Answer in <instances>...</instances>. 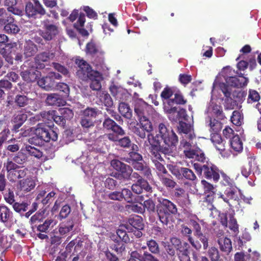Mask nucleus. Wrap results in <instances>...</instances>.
<instances>
[{"label":"nucleus","instance_id":"obj_41","mask_svg":"<svg viewBox=\"0 0 261 261\" xmlns=\"http://www.w3.org/2000/svg\"><path fill=\"white\" fill-rule=\"evenodd\" d=\"M21 190L26 192H29L33 189L35 186V183L32 178H26L19 181Z\"/></svg>","mask_w":261,"mask_h":261},{"label":"nucleus","instance_id":"obj_28","mask_svg":"<svg viewBox=\"0 0 261 261\" xmlns=\"http://www.w3.org/2000/svg\"><path fill=\"white\" fill-rule=\"evenodd\" d=\"M93 74L89 79V81H91L90 87L93 90L98 91L101 88V81L103 79L102 75L98 71L93 72Z\"/></svg>","mask_w":261,"mask_h":261},{"label":"nucleus","instance_id":"obj_55","mask_svg":"<svg viewBox=\"0 0 261 261\" xmlns=\"http://www.w3.org/2000/svg\"><path fill=\"white\" fill-rule=\"evenodd\" d=\"M143 207V208L147 210V211L150 213H153L155 210V202L151 198L144 201L142 204Z\"/></svg>","mask_w":261,"mask_h":261},{"label":"nucleus","instance_id":"obj_58","mask_svg":"<svg viewBox=\"0 0 261 261\" xmlns=\"http://www.w3.org/2000/svg\"><path fill=\"white\" fill-rule=\"evenodd\" d=\"M260 99V95L258 92L252 89H250L248 92V96L247 98V102L252 103L259 101Z\"/></svg>","mask_w":261,"mask_h":261},{"label":"nucleus","instance_id":"obj_13","mask_svg":"<svg viewBox=\"0 0 261 261\" xmlns=\"http://www.w3.org/2000/svg\"><path fill=\"white\" fill-rule=\"evenodd\" d=\"M75 63L78 67L76 75L78 79L83 81H88L91 75L93 74V72L97 71L92 69L91 66L83 59H76Z\"/></svg>","mask_w":261,"mask_h":261},{"label":"nucleus","instance_id":"obj_45","mask_svg":"<svg viewBox=\"0 0 261 261\" xmlns=\"http://www.w3.org/2000/svg\"><path fill=\"white\" fill-rule=\"evenodd\" d=\"M93 64L96 67L101 66L104 63V52L101 50L91 57Z\"/></svg>","mask_w":261,"mask_h":261},{"label":"nucleus","instance_id":"obj_27","mask_svg":"<svg viewBox=\"0 0 261 261\" xmlns=\"http://www.w3.org/2000/svg\"><path fill=\"white\" fill-rule=\"evenodd\" d=\"M23 51L26 58L33 57L38 52V47L33 41L29 39L24 42Z\"/></svg>","mask_w":261,"mask_h":261},{"label":"nucleus","instance_id":"obj_7","mask_svg":"<svg viewBox=\"0 0 261 261\" xmlns=\"http://www.w3.org/2000/svg\"><path fill=\"white\" fill-rule=\"evenodd\" d=\"M148 141L150 145L149 148L150 156L152 162L160 161H164L161 153L168 155H173L171 153H166L162 149L163 146L161 145V140L158 139V136H154L152 134H148Z\"/></svg>","mask_w":261,"mask_h":261},{"label":"nucleus","instance_id":"obj_14","mask_svg":"<svg viewBox=\"0 0 261 261\" xmlns=\"http://www.w3.org/2000/svg\"><path fill=\"white\" fill-rule=\"evenodd\" d=\"M53 222L54 220L52 219H47L42 223H40L38 225L35 224L33 226L32 228L36 237L42 240H48L49 237L47 233L53 227V226H51V225Z\"/></svg>","mask_w":261,"mask_h":261},{"label":"nucleus","instance_id":"obj_52","mask_svg":"<svg viewBox=\"0 0 261 261\" xmlns=\"http://www.w3.org/2000/svg\"><path fill=\"white\" fill-rule=\"evenodd\" d=\"M146 245L151 253L158 254L160 253V248L158 243L153 239H150L146 242Z\"/></svg>","mask_w":261,"mask_h":261},{"label":"nucleus","instance_id":"obj_24","mask_svg":"<svg viewBox=\"0 0 261 261\" xmlns=\"http://www.w3.org/2000/svg\"><path fill=\"white\" fill-rule=\"evenodd\" d=\"M131 189L134 193L138 195L141 194L143 190L146 192H152V187L146 180L141 179L140 181H137L132 185Z\"/></svg>","mask_w":261,"mask_h":261},{"label":"nucleus","instance_id":"obj_60","mask_svg":"<svg viewBox=\"0 0 261 261\" xmlns=\"http://www.w3.org/2000/svg\"><path fill=\"white\" fill-rule=\"evenodd\" d=\"M28 206L29 204L27 202H15L13 204V208L16 212L21 215L27 211Z\"/></svg>","mask_w":261,"mask_h":261},{"label":"nucleus","instance_id":"obj_21","mask_svg":"<svg viewBox=\"0 0 261 261\" xmlns=\"http://www.w3.org/2000/svg\"><path fill=\"white\" fill-rule=\"evenodd\" d=\"M187 116L185 119H180L179 121L178 126H177L178 130L180 133H184L186 135V138L190 140H192L195 138V135L192 131V126L191 124L180 121V120H186Z\"/></svg>","mask_w":261,"mask_h":261},{"label":"nucleus","instance_id":"obj_6","mask_svg":"<svg viewBox=\"0 0 261 261\" xmlns=\"http://www.w3.org/2000/svg\"><path fill=\"white\" fill-rule=\"evenodd\" d=\"M236 73L237 75L229 77L226 80V84L221 83L219 84L220 89L226 98H230L231 95V89L228 86L240 88L246 86L248 84V79L244 76L243 73L238 71Z\"/></svg>","mask_w":261,"mask_h":261},{"label":"nucleus","instance_id":"obj_12","mask_svg":"<svg viewBox=\"0 0 261 261\" xmlns=\"http://www.w3.org/2000/svg\"><path fill=\"white\" fill-rule=\"evenodd\" d=\"M33 2H30L26 4V15L30 18L39 19L45 14L46 11L38 0H34Z\"/></svg>","mask_w":261,"mask_h":261},{"label":"nucleus","instance_id":"obj_29","mask_svg":"<svg viewBox=\"0 0 261 261\" xmlns=\"http://www.w3.org/2000/svg\"><path fill=\"white\" fill-rule=\"evenodd\" d=\"M159 177L162 185L168 190L173 189L177 185L176 182L170 174L161 175Z\"/></svg>","mask_w":261,"mask_h":261},{"label":"nucleus","instance_id":"obj_47","mask_svg":"<svg viewBox=\"0 0 261 261\" xmlns=\"http://www.w3.org/2000/svg\"><path fill=\"white\" fill-rule=\"evenodd\" d=\"M100 100L107 108H111L113 105V99L110 95L107 92L102 91L101 93Z\"/></svg>","mask_w":261,"mask_h":261},{"label":"nucleus","instance_id":"obj_48","mask_svg":"<svg viewBox=\"0 0 261 261\" xmlns=\"http://www.w3.org/2000/svg\"><path fill=\"white\" fill-rule=\"evenodd\" d=\"M142 155L136 151H130L128 153V157L125 159V161L128 163L132 164V162L142 161Z\"/></svg>","mask_w":261,"mask_h":261},{"label":"nucleus","instance_id":"obj_40","mask_svg":"<svg viewBox=\"0 0 261 261\" xmlns=\"http://www.w3.org/2000/svg\"><path fill=\"white\" fill-rule=\"evenodd\" d=\"M73 227L74 223L72 220L63 222L59 226V233L62 236L65 235L72 230Z\"/></svg>","mask_w":261,"mask_h":261},{"label":"nucleus","instance_id":"obj_4","mask_svg":"<svg viewBox=\"0 0 261 261\" xmlns=\"http://www.w3.org/2000/svg\"><path fill=\"white\" fill-rule=\"evenodd\" d=\"M34 135L29 139V142L36 145L42 144L43 142L56 141L58 138L57 132L53 128L42 123H38L35 127Z\"/></svg>","mask_w":261,"mask_h":261},{"label":"nucleus","instance_id":"obj_59","mask_svg":"<svg viewBox=\"0 0 261 261\" xmlns=\"http://www.w3.org/2000/svg\"><path fill=\"white\" fill-rule=\"evenodd\" d=\"M55 113H57V112L55 110L44 111L40 112V116L42 120L46 122L53 121Z\"/></svg>","mask_w":261,"mask_h":261},{"label":"nucleus","instance_id":"obj_25","mask_svg":"<svg viewBox=\"0 0 261 261\" xmlns=\"http://www.w3.org/2000/svg\"><path fill=\"white\" fill-rule=\"evenodd\" d=\"M132 165L136 170L139 171L144 176L148 178L151 177V169L143 159L142 161L132 162Z\"/></svg>","mask_w":261,"mask_h":261},{"label":"nucleus","instance_id":"obj_50","mask_svg":"<svg viewBox=\"0 0 261 261\" xmlns=\"http://www.w3.org/2000/svg\"><path fill=\"white\" fill-rule=\"evenodd\" d=\"M209 125L211 132H213L214 133H217L222 127V123L215 118H210Z\"/></svg>","mask_w":261,"mask_h":261},{"label":"nucleus","instance_id":"obj_3","mask_svg":"<svg viewBox=\"0 0 261 261\" xmlns=\"http://www.w3.org/2000/svg\"><path fill=\"white\" fill-rule=\"evenodd\" d=\"M193 166L198 173L206 179L215 182H217L219 180L220 174L222 176H226L223 171L220 170L216 165L210 162L206 157L204 163H194Z\"/></svg>","mask_w":261,"mask_h":261},{"label":"nucleus","instance_id":"obj_19","mask_svg":"<svg viewBox=\"0 0 261 261\" xmlns=\"http://www.w3.org/2000/svg\"><path fill=\"white\" fill-rule=\"evenodd\" d=\"M109 89L112 96L120 102L128 101L130 98L131 95L127 90L121 86L113 83Z\"/></svg>","mask_w":261,"mask_h":261},{"label":"nucleus","instance_id":"obj_31","mask_svg":"<svg viewBox=\"0 0 261 261\" xmlns=\"http://www.w3.org/2000/svg\"><path fill=\"white\" fill-rule=\"evenodd\" d=\"M113 133L107 134L108 139L111 141L115 142L118 140V137L120 136H124L125 134L123 128L116 123L111 130Z\"/></svg>","mask_w":261,"mask_h":261},{"label":"nucleus","instance_id":"obj_62","mask_svg":"<svg viewBox=\"0 0 261 261\" xmlns=\"http://www.w3.org/2000/svg\"><path fill=\"white\" fill-rule=\"evenodd\" d=\"M53 67L58 72L62 73L64 76H69L70 73L69 70L65 66L60 63L53 62L52 63Z\"/></svg>","mask_w":261,"mask_h":261},{"label":"nucleus","instance_id":"obj_15","mask_svg":"<svg viewBox=\"0 0 261 261\" xmlns=\"http://www.w3.org/2000/svg\"><path fill=\"white\" fill-rule=\"evenodd\" d=\"M132 132L139 138H146V133H150L153 130V126L150 120H141L136 125L132 126Z\"/></svg>","mask_w":261,"mask_h":261},{"label":"nucleus","instance_id":"obj_30","mask_svg":"<svg viewBox=\"0 0 261 261\" xmlns=\"http://www.w3.org/2000/svg\"><path fill=\"white\" fill-rule=\"evenodd\" d=\"M147 108L148 106L144 102L135 105L134 111L138 117L139 121L141 120H149L145 116Z\"/></svg>","mask_w":261,"mask_h":261},{"label":"nucleus","instance_id":"obj_32","mask_svg":"<svg viewBox=\"0 0 261 261\" xmlns=\"http://www.w3.org/2000/svg\"><path fill=\"white\" fill-rule=\"evenodd\" d=\"M217 242L221 251L228 254L232 250V243L230 239L227 237H222L219 238Z\"/></svg>","mask_w":261,"mask_h":261},{"label":"nucleus","instance_id":"obj_54","mask_svg":"<svg viewBox=\"0 0 261 261\" xmlns=\"http://www.w3.org/2000/svg\"><path fill=\"white\" fill-rule=\"evenodd\" d=\"M34 42H36L39 45V47L42 49H45L46 48H49V41L45 40L41 36H35L33 38Z\"/></svg>","mask_w":261,"mask_h":261},{"label":"nucleus","instance_id":"obj_61","mask_svg":"<svg viewBox=\"0 0 261 261\" xmlns=\"http://www.w3.org/2000/svg\"><path fill=\"white\" fill-rule=\"evenodd\" d=\"M189 251L187 248L177 250V255L180 261H191Z\"/></svg>","mask_w":261,"mask_h":261},{"label":"nucleus","instance_id":"obj_8","mask_svg":"<svg viewBox=\"0 0 261 261\" xmlns=\"http://www.w3.org/2000/svg\"><path fill=\"white\" fill-rule=\"evenodd\" d=\"M191 140L188 141L186 139H183L180 142V147L184 148V153L185 156L189 159L204 163L206 160V156L204 152L198 147L192 148Z\"/></svg>","mask_w":261,"mask_h":261},{"label":"nucleus","instance_id":"obj_35","mask_svg":"<svg viewBox=\"0 0 261 261\" xmlns=\"http://www.w3.org/2000/svg\"><path fill=\"white\" fill-rule=\"evenodd\" d=\"M128 222L129 224L135 229L142 230L144 229V225L143 222V219L138 215H134L130 217Z\"/></svg>","mask_w":261,"mask_h":261},{"label":"nucleus","instance_id":"obj_17","mask_svg":"<svg viewBox=\"0 0 261 261\" xmlns=\"http://www.w3.org/2000/svg\"><path fill=\"white\" fill-rule=\"evenodd\" d=\"M111 164L114 169L120 172L118 174V178L120 177L127 180L130 179L133 169L129 165H126L118 160H113Z\"/></svg>","mask_w":261,"mask_h":261},{"label":"nucleus","instance_id":"obj_44","mask_svg":"<svg viewBox=\"0 0 261 261\" xmlns=\"http://www.w3.org/2000/svg\"><path fill=\"white\" fill-rule=\"evenodd\" d=\"M101 50V49L93 41H90L86 44V52L87 54L90 55L91 57L97 54Z\"/></svg>","mask_w":261,"mask_h":261},{"label":"nucleus","instance_id":"obj_23","mask_svg":"<svg viewBox=\"0 0 261 261\" xmlns=\"http://www.w3.org/2000/svg\"><path fill=\"white\" fill-rule=\"evenodd\" d=\"M53 55V54L49 51H43L37 54L34 58L37 68L39 69H44L45 66L43 63L48 62Z\"/></svg>","mask_w":261,"mask_h":261},{"label":"nucleus","instance_id":"obj_5","mask_svg":"<svg viewBox=\"0 0 261 261\" xmlns=\"http://www.w3.org/2000/svg\"><path fill=\"white\" fill-rule=\"evenodd\" d=\"M157 215L163 225H167L170 220L178 213L176 205L171 201L166 198L158 199L156 207Z\"/></svg>","mask_w":261,"mask_h":261},{"label":"nucleus","instance_id":"obj_34","mask_svg":"<svg viewBox=\"0 0 261 261\" xmlns=\"http://www.w3.org/2000/svg\"><path fill=\"white\" fill-rule=\"evenodd\" d=\"M224 194H220L219 197L222 198L224 201L229 204V200H236L238 199L236 190L233 188H227L224 192Z\"/></svg>","mask_w":261,"mask_h":261},{"label":"nucleus","instance_id":"obj_36","mask_svg":"<svg viewBox=\"0 0 261 261\" xmlns=\"http://www.w3.org/2000/svg\"><path fill=\"white\" fill-rule=\"evenodd\" d=\"M7 23L4 27L5 31L9 34H17L19 31L18 25L14 23V19L12 17H8Z\"/></svg>","mask_w":261,"mask_h":261},{"label":"nucleus","instance_id":"obj_64","mask_svg":"<svg viewBox=\"0 0 261 261\" xmlns=\"http://www.w3.org/2000/svg\"><path fill=\"white\" fill-rule=\"evenodd\" d=\"M229 218V228L235 233L238 232L239 225L238 224L237 219L232 214H230Z\"/></svg>","mask_w":261,"mask_h":261},{"label":"nucleus","instance_id":"obj_38","mask_svg":"<svg viewBox=\"0 0 261 261\" xmlns=\"http://www.w3.org/2000/svg\"><path fill=\"white\" fill-rule=\"evenodd\" d=\"M13 217V213L10 209L5 205H0V220L7 222Z\"/></svg>","mask_w":261,"mask_h":261},{"label":"nucleus","instance_id":"obj_43","mask_svg":"<svg viewBox=\"0 0 261 261\" xmlns=\"http://www.w3.org/2000/svg\"><path fill=\"white\" fill-rule=\"evenodd\" d=\"M56 90L62 92V96L66 98H67L70 93V88L69 86L65 83H59L56 84L55 88Z\"/></svg>","mask_w":261,"mask_h":261},{"label":"nucleus","instance_id":"obj_53","mask_svg":"<svg viewBox=\"0 0 261 261\" xmlns=\"http://www.w3.org/2000/svg\"><path fill=\"white\" fill-rule=\"evenodd\" d=\"M121 201L124 200L128 203H131L133 200V195L132 191L127 188H123L120 191Z\"/></svg>","mask_w":261,"mask_h":261},{"label":"nucleus","instance_id":"obj_22","mask_svg":"<svg viewBox=\"0 0 261 261\" xmlns=\"http://www.w3.org/2000/svg\"><path fill=\"white\" fill-rule=\"evenodd\" d=\"M65 98L57 93L48 94L45 101L49 106L61 107L64 106L66 102Z\"/></svg>","mask_w":261,"mask_h":261},{"label":"nucleus","instance_id":"obj_51","mask_svg":"<svg viewBox=\"0 0 261 261\" xmlns=\"http://www.w3.org/2000/svg\"><path fill=\"white\" fill-rule=\"evenodd\" d=\"M231 122L236 126L241 125L243 121V116L238 111H234L230 118Z\"/></svg>","mask_w":261,"mask_h":261},{"label":"nucleus","instance_id":"obj_63","mask_svg":"<svg viewBox=\"0 0 261 261\" xmlns=\"http://www.w3.org/2000/svg\"><path fill=\"white\" fill-rule=\"evenodd\" d=\"M116 142L117 143L116 144L121 147L129 148L131 146V140L128 136L124 137L121 139H119L118 137Z\"/></svg>","mask_w":261,"mask_h":261},{"label":"nucleus","instance_id":"obj_46","mask_svg":"<svg viewBox=\"0 0 261 261\" xmlns=\"http://www.w3.org/2000/svg\"><path fill=\"white\" fill-rule=\"evenodd\" d=\"M24 150L30 155L38 159L41 158L43 155L42 152L40 150L29 145H25Z\"/></svg>","mask_w":261,"mask_h":261},{"label":"nucleus","instance_id":"obj_18","mask_svg":"<svg viewBox=\"0 0 261 261\" xmlns=\"http://www.w3.org/2000/svg\"><path fill=\"white\" fill-rule=\"evenodd\" d=\"M18 85L19 86L21 92H23V93L16 94L14 97L13 102L14 106L19 108H25L30 104L31 100V98L24 95V94L28 93V92L25 90L27 84L20 83Z\"/></svg>","mask_w":261,"mask_h":261},{"label":"nucleus","instance_id":"obj_33","mask_svg":"<svg viewBox=\"0 0 261 261\" xmlns=\"http://www.w3.org/2000/svg\"><path fill=\"white\" fill-rule=\"evenodd\" d=\"M13 47V44H6L5 47H2V45H0V54L5 59V60L11 64H12L13 62V58L11 56Z\"/></svg>","mask_w":261,"mask_h":261},{"label":"nucleus","instance_id":"obj_49","mask_svg":"<svg viewBox=\"0 0 261 261\" xmlns=\"http://www.w3.org/2000/svg\"><path fill=\"white\" fill-rule=\"evenodd\" d=\"M207 255L211 261H220V260L219 251L215 247H211L208 249Z\"/></svg>","mask_w":261,"mask_h":261},{"label":"nucleus","instance_id":"obj_16","mask_svg":"<svg viewBox=\"0 0 261 261\" xmlns=\"http://www.w3.org/2000/svg\"><path fill=\"white\" fill-rule=\"evenodd\" d=\"M28 65L27 69H23L20 73L22 79L27 83H33L37 81L41 76V72L37 70V66H34L31 63Z\"/></svg>","mask_w":261,"mask_h":261},{"label":"nucleus","instance_id":"obj_10","mask_svg":"<svg viewBox=\"0 0 261 261\" xmlns=\"http://www.w3.org/2000/svg\"><path fill=\"white\" fill-rule=\"evenodd\" d=\"M101 113V111L95 107H87L81 112L80 123L84 128H88L94 126V120Z\"/></svg>","mask_w":261,"mask_h":261},{"label":"nucleus","instance_id":"obj_26","mask_svg":"<svg viewBox=\"0 0 261 261\" xmlns=\"http://www.w3.org/2000/svg\"><path fill=\"white\" fill-rule=\"evenodd\" d=\"M38 85L42 88L46 90H51L55 88L56 82L48 73L46 76L39 79L37 81Z\"/></svg>","mask_w":261,"mask_h":261},{"label":"nucleus","instance_id":"obj_9","mask_svg":"<svg viewBox=\"0 0 261 261\" xmlns=\"http://www.w3.org/2000/svg\"><path fill=\"white\" fill-rule=\"evenodd\" d=\"M42 30H39V35L45 40L49 42L54 39L59 34V27L48 19H46L42 22Z\"/></svg>","mask_w":261,"mask_h":261},{"label":"nucleus","instance_id":"obj_37","mask_svg":"<svg viewBox=\"0 0 261 261\" xmlns=\"http://www.w3.org/2000/svg\"><path fill=\"white\" fill-rule=\"evenodd\" d=\"M16 4V0H5V5L7 7L9 12L12 13L14 15L21 16L23 14V11L15 7Z\"/></svg>","mask_w":261,"mask_h":261},{"label":"nucleus","instance_id":"obj_56","mask_svg":"<svg viewBox=\"0 0 261 261\" xmlns=\"http://www.w3.org/2000/svg\"><path fill=\"white\" fill-rule=\"evenodd\" d=\"M212 112L215 116L220 120H223L226 118L220 105L217 104L214 105L212 108Z\"/></svg>","mask_w":261,"mask_h":261},{"label":"nucleus","instance_id":"obj_42","mask_svg":"<svg viewBox=\"0 0 261 261\" xmlns=\"http://www.w3.org/2000/svg\"><path fill=\"white\" fill-rule=\"evenodd\" d=\"M231 147L237 152H240L243 149V143L239 135L233 136L230 141Z\"/></svg>","mask_w":261,"mask_h":261},{"label":"nucleus","instance_id":"obj_11","mask_svg":"<svg viewBox=\"0 0 261 261\" xmlns=\"http://www.w3.org/2000/svg\"><path fill=\"white\" fill-rule=\"evenodd\" d=\"M169 170L178 179H185L192 182L197 180L195 174L188 168L170 165Z\"/></svg>","mask_w":261,"mask_h":261},{"label":"nucleus","instance_id":"obj_57","mask_svg":"<svg viewBox=\"0 0 261 261\" xmlns=\"http://www.w3.org/2000/svg\"><path fill=\"white\" fill-rule=\"evenodd\" d=\"M46 212V208L40 209L35 215L31 217L30 222L32 224L36 223L37 222H41L44 218V215Z\"/></svg>","mask_w":261,"mask_h":261},{"label":"nucleus","instance_id":"obj_20","mask_svg":"<svg viewBox=\"0 0 261 261\" xmlns=\"http://www.w3.org/2000/svg\"><path fill=\"white\" fill-rule=\"evenodd\" d=\"M28 115L25 112L21 110L15 114L13 117L12 121L14 123L12 130L15 132H18L19 128L23 125L28 119Z\"/></svg>","mask_w":261,"mask_h":261},{"label":"nucleus","instance_id":"obj_2","mask_svg":"<svg viewBox=\"0 0 261 261\" xmlns=\"http://www.w3.org/2000/svg\"><path fill=\"white\" fill-rule=\"evenodd\" d=\"M159 133L155 136H158V139L163 141L162 146L163 151L166 153H171L172 155L176 149L178 143V138L175 133L168 128L164 123H161L159 126Z\"/></svg>","mask_w":261,"mask_h":261},{"label":"nucleus","instance_id":"obj_1","mask_svg":"<svg viewBox=\"0 0 261 261\" xmlns=\"http://www.w3.org/2000/svg\"><path fill=\"white\" fill-rule=\"evenodd\" d=\"M163 109L169 119L172 122H177L180 119H185L187 111L185 109L178 108L177 106H184L187 99L179 90L175 91L174 88L166 86L161 93Z\"/></svg>","mask_w":261,"mask_h":261},{"label":"nucleus","instance_id":"obj_39","mask_svg":"<svg viewBox=\"0 0 261 261\" xmlns=\"http://www.w3.org/2000/svg\"><path fill=\"white\" fill-rule=\"evenodd\" d=\"M118 110L119 113L124 117L127 119H130L132 117V111L129 105L125 102H121L119 103Z\"/></svg>","mask_w":261,"mask_h":261}]
</instances>
